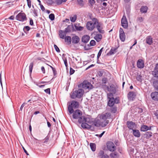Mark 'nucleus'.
Listing matches in <instances>:
<instances>
[{
    "instance_id": "nucleus-1",
    "label": "nucleus",
    "mask_w": 158,
    "mask_h": 158,
    "mask_svg": "<svg viewBox=\"0 0 158 158\" xmlns=\"http://www.w3.org/2000/svg\"><path fill=\"white\" fill-rule=\"evenodd\" d=\"M73 118L74 119H78V122L81 124V127L83 129H89L91 127L89 125L92 122L91 119L88 117L82 115V112L79 110H77L73 112Z\"/></svg>"
},
{
    "instance_id": "nucleus-2",
    "label": "nucleus",
    "mask_w": 158,
    "mask_h": 158,
    "mask_svg": "<svg viewBox=\"0 0 158 158\" xmlns=\"http://www.w3.org/2000/svg\"><path fill=\"white\" fill-rule=\"evenodd\" d=\"M84 92V90L82 89H79L75 90H73V93L70 95L71 98L72 99L81 98L82 97Z\"/></svg>"
},
{
    "instance_id": "nucleus-3",
    "label": "nucleus",
    "mask_w": 158,
    "mask_h": 158,
    "mask_svg": "<svg viewBox=\"0 0 158 158\" xmlns=\"http://www.w3.org/2000/svg\"><path fill=\"white\" fill-rule=\"evenodd\" d=\"M69 105L68 110L70 114H72L74 112V109H77L79 106V102L77 101H72L71 102H69Z\"/></svg>"
},
{
    "instance_id": "nucleus-4",
    "label": "nucleus",
    "mask_w": 158,
    "mask_h": 158,
    "mask_svg": "<svg viewBox=\"0 0 158 158\" xmlns=\"http://www.w3.org/2000/svg\"><path fill=\"white\" fill-rule=\"evenodd\" d=\"M102 87L104 90L106 92V91L115 94L116 92V89L115 85L113 84H111L110 86L106 85H102Z\"/></svg>"
},
{
    "instance_id": "nucleus-5",
    "label": "nucleus",
    "mask_w": 158,
    "mask_h": 158,
    "mask_svg": "<svg viewBox=\"0 0 158 158\" xmlns=\"http://www.w3.org/2000/svg\"><path fill=\"white\" fill-rule=\"evenodd\" d=\"M91 19L95 24H97L96 27L98 32L102 34L104 33L105 31L104 30H102V27H101V24L99 23L98 19L96 18H93Z\"/></svg>"
},
{
    "instance_id": "nucleus-6",
    "label": "nucleus",
    "mask_w": 158,
    "mask_h": 158,
    "mask_svg": "<svg viewBox=\"0 0 158 158\" xmlns=\"http://www.w3.org/2000/svg\"><path fill=\"white\" fill-rule=\"evenodd\" d=\"M17 20L23 22L26 21L27 19L26 15L24 13L20 12L16 16Z\"/></svg>"
},
{
    "instance_id": "nucleus-7",
    "label": "nucleus",
    "mask_w": 158,
    "mask_h": 158,
    "mask_svg": "<svg viewBox=\"0 0 158 158\" xmlns=\"http://www.w3.org/2000/svg\"><path fill=\"white\" fill-rule=\"evenodd\" d=\"M109 99L107 105L110 107H112V106H114V103L117 104L119 103V99L117 98H115L113 97L109 98Z\"/></svg>"
},
{
    "instance_id": "nucleus-8",
    "label": "nucleus",
    "mask_w": 158,
    "mask_h": 158,
    "mask_svg": "<svg viewBox=\"0 0 158 158\" xmlns=\"http://www.w3.org/2000/svg\"><path fill=\"white\" fill-rule=\"evenodd\" d=\"M93 87V85L87 81H84L82 83V88L84 89H90Z\"/></svg>"
},
{
    "instance_id": "nucleus-9",
    "label": "nucleus",
    "mask_w": 158,
    "mask_h": 158,
    "mask_svg": "<svg viewBox=\"0 0 158 158\" xmlns=\"http://www.w3.org/2000/svg\"><path fill=\"white\" fill-rule=\"evenodd\" d=\"M88 117L89 118H90L92 119V122L90 123H89V125H90L91 127V128L92 127V125H93L94 126L98 127L101 126L100 124V120L98 119L94 120V121H93V119L90 116H88Z\"/></svg>"
},
{
    "instance_id": "nucleus-10",
    "label": "nucleus",
    "mask_w": 158,
    "mask_h": 158,
    "mask_svg": "<svg viewBox=\"0 0 158 158\" xmlns=\"http://www.w3.org/2000/svg\"><path fill=\"white\" fill-rule=\"evenodd\" d=\"M106 145L107 148L109 151L113 152L115 150L116 147L113 142L108 141Z\"/></svg>"
},
{
    "instance_id": "nucleus-11",
    "label": "nucleus",
    "mask_w": 158,
    "mask_h": 158,
    "mask_svg": "<svg viewBox=\"0 0 158 158\" xmlns=\"http://www.w3.org/2000/svg\"><path fill=\"white\" fill-rule=\"evenodd\" d=\"M121 23L122 26L125 29L127 28L128 27V22L126 16L123 15L121 19Z\"/></svg>"
},
{
    "instance_id": "nucleus-12",
    "label": "nucleus",
    "mask_w": 158,
    "mask_h": 158,
    "mask_svg": "<svg viewBox=\"0 0 158 158\" xmlns=\"http://www.w3.org/2000/svg\"><path fill=\"white\" fill-rule=\"evenodd\" d=\"M119 33L120 40L122 42H124L125 40L126 36L124 31L122 28H120Z\"/></svg>"
},
{
    "instance_id": "nucleus-13",
    "label": "nucleus",
    "mask_w": 158,
    "mask_h": 158,
    "mask_svg": "<svg viewBox=\"0 0 158 158\" xmlns=\"http://www.w3.org/2000/svg\"><path fill=\"white\" fill-rule=\"evenodd\" d=\"M136 94L135 92L133 91L130 92L127 94V98L130 101H133L135 98Z\"/></svg>"
},
{
    "instance_id": "nucleus-14",
    "label": "nucleus",
    "mask_w": 158,
    "mask_h": 158,
    "mask_svg": "<svg viewBox=\"0 0 158 158\" xmlns=\"http://www.w3.org/2000/svg\"><path fill=\"white\" fill-rule=\"evenodd\" d=\"M94 25L95 24L91 21H88L86 23V27L88 30L92 31L94 28Z\"/></svg>"
},
{
    "instance_id": "nucleus-15",
    "label": "nucleus",
    "mask_w": 158,
    "mask_h": 158,
    "mask_svg": "<svg viewBox=\"0 0 158 158\" xmlns=\"http://www.w3.org/2000/svg\"><path fill=\"white\" fill-rule=\"evenodd\" d=\"M127 127L130 130H133L134 128H135L136 125L135 123L132 121H128L127 123Z\"/></svg>"
},
{
    "instance_id": "nucleus-16",
    "label": "nucleus",
    "mask_w": 158,
    "mask_h": 158,
    "mask_svg": "<svg viewBox=\"0 0 158 158\" xmlns=\"http://www.w3.org/2000/svg\"><path fill=\"white\" fill-rule=\"evenodd\" d=\"M137 66L139 69H143L144 66V62L143 60L141 59H139L137 62Z\"/></svg>"
},
{
    "instance_id": "nucleus-17",
    "label": "nucleus",
    "mask_w": 158,
    "mask_h": 158,
    "mask_svg": "<svg viewBox=\"0 0 158 158\" xmlns=\"http://www.w3.org/2000/svg\"><path fill=\"white\" fill-rule=\"evenodd\" d=\"M98 156L100 158H109V156L107 154H105L104 152L102 150H100L98 154Z\"/></svg>"
},
{
    "instance_id": "nucleus-18",
    "label": "nucleus",
    "mask_w": 158,
    "mask_h": 158,
    "mask_svg": "<svg viewBox=\"0 0 158 158\" xmlns=\"http://www.w3.org/2000/svg\"><path fill=\"white\" fill-rule=\"evenodd\" d=\"M30 97L31 98V101H32V102H34L38 101L39 100L38 98H39L38 95L36 94H33L31 95L30 96Z\"/></svg>"
},
{
    "instance_id": "nucleus-19",
    "label": "nucleus",
    "mask_w": 158,
    "mask_h": 158,
    "mask_svg": "<svg viewBox=\"0 0 158 158\" xmlns=\"http://www.w3.org/2000/svg\"><path fill=\"white\" fill-rule=\"evenodd\" d=\"M152 99L156 101H158V92H152L151 94Z\"/></svg>"
},
{
    "instance_id": "nucleus-20",
    "label": "nucleus",
    "mask_w": 158,
    "mask_h": 158,
    "mask_svg": "<svg viewBox=\"0 0 158 158\" xmlns=\"http://www.w3.org/2000/svg\"><path fill=\"white\" fill-rule=\"evenodd\" d=\"M152 127H148L147 125H141L140 130L142 131H146L148 130H151Z\"/></svg>"
},
{
    "instance_id": "nucleus-21",
    "label": "nucleus",
    "mask_w": 158,
    "mask_h": 158,
    "mask_svg": "<svg viewBox=\"0 0 158 158\" xmlns=\"http://www.w3.org/2000/svg\"><path fill=\"white\" fill-rule=\"evenodd\" d=\"M152 74L155 77H158V63L156 64L154 70L152 71Z\"/></svg>"
},
{
    "instance_id": "nucleus-22",
    "label": "nucleus",
    "mask_w": 158,
    "mask_h": 158,
    "mask_svg": "<svg viewBox=\"0 0 158 158\" xmlns=\"http://www.w3.org/2000/svg\"><path fill=\"white\" fill-rule=\"evenodd\" d=\"M111 114L109 113H106L105 114H102L101 116V118L102 119H107L110 118Z\"/></svg>"
},
{
    "instance_id": "nucleus-23",
    "label": "nucleus",
    "mask_w": 158,
    "mask_h": 158,
    "mask_svg": "<svg viewBox=\"0 0 158 158\" xmlns=\"http://www.w3.org/2000/svg\"><path fill=\"white\" fill-rule=\"evenodd\" d=\"M71 41L73 44H77L79 42L80 38L78 36L75 35L72 37Z\"/></svg>"
},
{
    "instance_id": "nucleus-24",
    "label": "nucleus",
    "mask_w": 158,
    "mask_h": 158,
    "mask_svg": "<svg viewBox=\"0 0 158 158\" xmlns=\"http://www.w3.org/2000/svg\"><path fill=\"white\" fill-rule=\"evenodd\" d=\"M132 134L136 137H139L140 136V133L139 130L133 129L132 130Z\"/></svg>"
},
{
    "instance_id": "nucleus-25",
    "label": "nucleus",
    "mask_w": 158,
    "mask_h": 158,
    "mask_svg": "<svg viewBox=\"0 0 158 158\" xmlns=\"http://www.w3.org/2000/svg\"><path fill=\"white\" fill-rule=\"evenodd\" d=\"M109 121L107 119H102L100 121L101 126L102 127L106 126L109 123Z\"/></svg>"
},
{
    "instance_id": "nucleus-26",
    "label": "nucleus",
    "mask_w": 158,
    "mask_h": 158,
    "mask_svg": "<svg viewBox=\"0 0 158 158\" xmlns=\"http://www.w3.org/2000/svg\"><path fill=\"white\" fill-rule=\"evenodd\" d=\"M90 39L89 36L86 35L83 36L82 38V41L85 43H87L88 42Z\"/></svg>"
},
{
    "instance_id": "nucleus-27",
    "label": "nucleus",
    "mask_w": 158,
    "mask_h": 158,
    "mask_svg": "<svg viewBox=\"0 0 158 158\" xmlns=\"http://www.w3.org/2000/svg\"><path fill=\"white\" fill-rule=\"evenodd\" d=\"M117 49V48H112L111 49L109 52L107 53V55H113L116 52V50Z\"/></svg>"
},
{
    "instance_id": "nucleus-28",
    "label": "nucleus",
    "mask_w": 158,
    "mask_h": 158,
    "mask_svg": "<svg viewBox=\"0 0 158 158\" xmlns=\"http://www.w3.org/2000/svg\"><path fill=\"white\" fill-rule=\"evenodd\" d=\"M146 43L150 45L152 43V38L151 36H148L147 37L146 39Z\"/></svg>"
},
{
    "instance_id": "nucleus-29",
    "label": "nucleus",
    "mask_w": 158,
    "mask_h": 158,
    "mask_svg": "<svg viewBox=\"0 0 158 158\" xmlns=\"http://www.w3.org/2000/svg\"><path fill=\"white\" fill-rule=\"evenodd\" d=\"M102 38V35L100 34H98L96 35L94 37V39L97 42H99L101 41Z\"/></svg>"
},
{
    "instance_id": "nucleus-30",
    "label": "nucleus",
    "mask_w": 158,
    "mask_h": 158,
    "mask_svg": "<svg viewBox=\"0 0 158 158\" xmlns=\"http://www.w3.org/2000/svg\"><path fill=\"white\" fill-rule=\"evenodd\" d=\"M152 136V133L151 131H147L143 135L144 137L146 139H148Z\"/></svg>"
},
{
    "instance_id": "nucleus-31",
    "label": "nucleus",
    "mask_w": 158,
    "mask_h": 158,
    "mask_svg": "<svg viewBox=\"0 0 158 158\" xmlns=\"http://www.w3.org/2000/svg\"><path fill=\"white\" fill-rule=\"evenodd\" d=\"M148 9V7L146 6H142L140 9L141 12L142 13H145L147 12Z\"/></svg>"
},
{
    "instance_id": "nucleus-32",
    "label": "nucleus",
    "mask_w": 158,
    "mask_h": 158,
    "mask_svg": "<svg viewBox=\"0 0 158 158\" xmlns=\"http://www.w3.org/2000/svg\"><path fill=\"white\" fill-rule=\"evenodd\" d=\"M110 156L111 158H118V153L116 152L111 153Z\"/></svg>"
},
{
    "instance_id": "nucleus-33",
    "label": "nucleus",
    "mask_w": 158,
    "mask_h": 158,
    "mask_svg": "<svg viewBox=\"0 0 158 158\" xmlns=\"http://www.w3.org/2000/svg\"><path fill=\"white\" fill-rule=\"evenodd\" d=\"M71 37L69 36H66L64 38V41L68 44H70L71 43Z\"/></svg>"
},
{
    "instance_id": "nucleus-34",
    "label": "nucleus",
    "mask_w": 158,
    "mask_h": 158,
    "mask_svg": "<svg viewBox=\"0 0 158 158\" xmlns=\"http://www.w3.org/2000/svg\"><path fill=\"white\" fill-rule=\"evenodd\" d=\"M77 4L81 7L84 6L85 4V2L83 0H77Z\"/></svg>"
},
{
    "instance_id": "nucleus-35",
    "label": "nucleus",
    "mask_w": 158,
    "mask_h": 158,
    "mask_svg": "<svg viewBox=\"0 0 158 158\" xmlns=\"http://www.w3.org/2000/svg\"><path fill=\"white\" fill-rule=\"evenodd\" d=\"M110 112L113 113H115L117 110V108L116 107L114 106H112V107H110Z\"/></svg>"
},
{
    "instance_id": "nucleus-36",
    "label": "nucleus",
    "mask_w": 158,
    "mask_h": 158,
    "mask_svg": "<svg viewBox=\"0 0 158 158\" xmlns=\"http://www.w3.org/2000/svg\"><path fill=\"white\" fill-rule=\"evenodd\" d=\"M90 146L92 151L94 152L96 150V146L95 143H90Z\"/></svg>"
},
{
    "instance_id": "nucleus-37",
    "label": "nucleus",
    "mask_w": 158,
    "mask_h": 158,
    "mask_svg": "<svg viewBox=\"0 0 158 158\" xmlns=\"http://www.w3.org/2000/svg\"><path fill=\"white\" fill-rule=\"evenodd\" d=\"M77 18V15H74L73 16H72L70 17V20L71 22H74Z\"/></svg>"
},
{
    "instance_id": "nucleus-38",
    "label": "nucleus",
    "mask_w": 158,
    "mask_h": 158,
    "mask_svg": "<svg viewBox=\"0 0 158 158\" xmlns=\"http://www.w3.org/2000/svg\"><path fill=\"white\" fill-rule=\"evenodd\" d=\"M30 28L28 26H26L24 27L23 30L24 32L27 34L28 33V31L30 30Z\"/></svg>"
},
{
    "instance_id": "nucleus-39",
    "label": "nucleus",
    "mask_w": 158,
    "mask_h": 158,
    "mask_svg": "<svg viewBox=\"0 0 158 158\" xmlns=\"http://www.w3.org/2000/svg\"><path fill=\"white\" fill-rule=\"evenodd\" d=\"M34 65V63L33 62H32L30 63V65L29 66V72L30 73V74H31L32 70L33 69V68Z\"/></svg>"
},
{
    "instance_id": "nucleus-40",
    "label": "nucleus",
    "mask_w": 158,
    "mask_h": 158,
    "mask_svg": "<svg viewBox=\"0 0 158 158\" xmlns=\"http://www.w3.org/2000/svg\"><path fill=\"white\" fill-rule=\"evenodd\" d=\"M153 84L154 87L156 89L158 87V80H156L154 81Z\"/></svg>"
},
{
    "instance_id": "nucleus-41",
    "label": "nucleus",
    "mask_w": 158,
    "mask_h": 158,
    "mask_svg": "<svg viewBox=\"0 0 158 158\" xmlns=\"http://www.w3.org/2000/svg\"><path fill=\"white\" fill-rule=\"evenodd\" d=\"M104 50V48H102L99 51L97 55V58L98 59H99L100 57L101 56L102 53Z\"/></svg>"
},
{
    "instance_id": "nucleus-42",
    "label": "nucleus",
    "mask_w": 158,
    "mask_h": 158,
    "mask_svg": "<svg viewBox=\"0 0 158 158\" xmlns=\"http://www.w3.org/2000/svg\"><path fill=\"white\" fill-rule=\"evenodd\" d=\"M74 27H75V29H76V30L77 31H82L83 30V27H82L81 26H77V25H74Z\"/></svg>"
},
{
    "instance_id": "nucleus-43",
    "label": "nucleus",
    "mask_w": 158,
    "mask_h": 158,
    "mask_svg": "<svg viewBox=\"0 0 158 158\" xmlns=\"http://www.w3.org/2000/svg\"><path fill=\"white\" fill-rule=\"evenodd\" d=\"M46 3L47 5H52V4L54 3V2L52 0H45Z\"/></svg>"
},
{
    "instance_id": "nucleus-44",
    "label": "nucleus",
    "mask_w": 158,
    "mask_h": 158,
    "mask_svg": "<svg viewBox=\"0 0 158 158\" xmlns=\"http://www.w3.org/2000/svg\"><path fill=\"white\" fill-rule=\"evenodd\" d=\"M108 79L107 77H104L102 79V84L103 85H106V83L107 82Z\"/></svg>"
},
{
    "instance_id": "nucleus-45",
    "label": "nucleus",
    "mask_w": 158,
    "mask_h": 158,
    "mask_svg": "<svg viewBox=\"0 0 158 158\" xmlns=\"http://www.w3.org/2000/svg\"><path fill=\"white\" fill-rule=\"evenodd\" d=\"M49 18L51 20L53 21L54 20L55 15L53 14H51L49 15Z\"/></svg>"
},
{
    "instance_id": "nucleus-46",
    "label": "nucleus",
    "mask_w": 158,
    "mask_h": 158,
    "mask_svg": "<svg viewBox=\"0 0 158 158\" xmlns=\"http://www.w3.org/2000/svg\"><path fill=\"white\" fill-rule=\"evenodd\" d=\"M52 70V72L53 73L54 77L51 80V81L52 80V79H53V78L56 77V75H57V72L56 71V70L55 68V69H53V70Z\"/></svg>"
},
{
    "instance_id": "nucleus-47",
    "label": "nucleus",
    "mask_w": 158,
    "mask_h": 158,
    "mask_svg": "<svg viewBox=\"0 0 158 158\" xmlns=\"http://www.w3.org/2000/svg\"><path fill=\"white\" fill-rule=\"evenodd\" d=\"M137 80L140 82L142 81V76L141 75H138L136 77Z\"/></svg>"
},
{
    "instance_id": "nucleus-48",
    "label": "nucleus",
    "mask_w": 158,
    "mask_h": 158,
    "mask_svg": "<svg viewBox=\"0 0 158 158\" xmlns=\"http://www.w3.org/2000/svg\"><path fill=\"white\" fill-rule=\"evenodd\" d=\"M89 2L91 6H93L95 3V2L94 0H89Z\"/></svg>"
},
{
    "instance_id": "nucleus-49",
    "label": "nucleus",
    "mask_w": 158,
    "mask_h": 158,
    "mask_svg": "<svg viewBox=\"0 0 158 158\" xmlns=\"http://www.w3.org/2000/svg\"><path fill=\"white\" fill-rule=\"evenodd\" d=\"M96 42L94 40H92L90 42V45L91 46H94L96 45Z\"/></svg>"
},
{
    "instance_id": "nucleus-50",
    "label": "nucleus",
    "mask_w": 158,
    "mask_h": 158,
    "mask_svg": "<svg viewBox=\"0 0 158 158\" xmlns=\"http://www.w3.org/2000/svg\"><path fill=\"white\" fill-rule=\"evenodd\" d=\"M75 59L76 61L78 63H81V59L79 57L77 56V58H75Z\"/></svg>"
},
{
    "instance_id": "nucleus-51",
    "label": "nucleus",
    "mask_w": 158,
    "mask_h": 158,
    "mask_svg": "<svg viewBox=\"0 0 158 158\" xmlns=\"http://www.w3.org/2000/svg\"><path fill=\"white\" fill-rule=\"evenodd\" d=\"M27 1L28 7L30 8L31 7V0H27Z\"/></svg>"
},
{
    "instance_id": "nucleus-52",
    "label": "nucleus",
    "mask_w": 158,
    "mask_h": 158,
    "mask_svg": "<svg viewBox=\"0 0 158 158\" xmlns=\"http://www.w3.org/2000/svg\"><path fill=\"white\" fill-rule=\"evenodd\" d=\"M75 72V70L72 68L70 67V71H69V74L71 75L73 74Z\"/></svg>"
},
{
    "instance_id": "nucleus-53",
    "label": "nucleus",
    "mask_w": 158,
    "mask_h": 158,
    "mask_svg": "<svg viewBox=\"0 0 158 158\" xmlns=\"http://www.w3.org/2000/svg\"><path fill=\"white\" fill-rule=\"evenodd\" d=\"M44 92L47 94H50V88H48L44 90Z\"/></svg>"
},
{
    "instance_id": "nucleus-54",
    "label": "nucleus",
    "mask_w": 158,
    "mask_h": 158,
    "mask_svg": "<svg viewBox=\"0 0 158 158\" xmlns=\"http://www.w3.org/2000/svg\"><path fill=\"white\" fill-rule=\"evenodd\" d=\"M63 60L64 61V64L66 67L68 66L67 59L66 58H63Z\"/></svg>"
},
{
    "instance_id": "nucleus-55",
    "label": "nucleus",
    "mask_w": 158,
    "mask_h": 158,
    "mask_svg": "<svg viewBox=\"0 0 158 158\" xmlns=\"http://www.w3.org/2000/svg\"><path fill=\"white\" fill-rule=\"evenodd\" d=\"M154 114L155 115L157 119H158V110H156L154 112Z\"/></svg>"
},
{
    "instance_id": "nucleus-56",
    "label": "nucleus",
    "mask_w": 158,
    "mask_h": 158,
    "mask_svg": "<svg viewBox=\"0 0 158 158\" xmlns=\"http://www.w3.org/2000/svg\"><path fill=\"white\" fill-rule=\"evenodd\" d=\"M137 21L139 23L142 22L143 21V18L142 17H139L137 19Z\"/></svg>"
},
{
    "instance_id": "nucleus-57",
    "label": "nucleus",
    "mask_w": 158,
    "mask_h": 158,
    "mask_svg": "<svg viewBox=\"0 0 158 158\" xmlns=\"http://www.w3.org/2000/svg\"><path fill=\"white\" fill-rule=\"evenodd\" d=\"M103 73L102 71H99L98 73V75L100 77H102L103 75Z\"/></svg>"
},
{
    "instance_id": "nucleus-58",
    "label": "nucleus",
    "mask_w": 158,
    "mask_h": 158,
    "mask_svg": "<svg viewBox=\"0 0 158 158\" xmlns=\"http://www.w3.org/2000/svg\"><path fill=\"white\" fill-rule=\"evenodd\" d=\"M54 47L55 49V50L57 52H59V48L56 45H54Z\"/></svg>"
},
{
    "instance_id": "nucleus-59",
    "label": "nucleus",
    "mask_w": 158,
    "mask_h": 158,
    "mask_svg": "<svg viewBox=\"0 0 158 158\" xmlns=\"http://www.w3.org/2000/svg\"><path fill=\"white\" fill-rule=\"evenodd\" d=\"M39 5L40 6V8L43 11H44L45 9L44 6L41 4H40Z\"/></svg>"
},
{
    "instance_id": "nucleus-60",
    "label": "nucleus",
    "mask_w": 158,
    "mask_h": 158,
    "mask_svg": "<svg viewBox=\"0 0 158 158\" xmlns=\"http://www.w3.org/2000/svg\"><path fill=\"white\" fill-rule=\"evenodd\" d=\"M27 103L25 102H24L21 105V106L20 109V110L22 111L23 110V107L25 106V105Z\"/></svg>"
},
{
    "instance_id": "nucleus-61",
    "label": "nucleus",
    "mask_w": 158,
    "mask_h": 158,
    "mask_svg": "<svg viewBox=\"0 0 158 158\" xmlns=\"http://www.w3.org/2000/svg\"><path fill=\"white\" fill-rule=\"evenodd\" d=\"M105 132V131H103L102 133H101V134H100L99 135L97 134L95 135L97 136H98L99 138H101L102 136V135H103Z\"/></svg>"
},
{
    "instance_id": "nucleus-62",
    "label": "nucleus",
    "mask_w": 158,
    "mask_h": 158,
    "mask_svg": "<svg viewBox=\"0 0 158 158\" xmlns=\"http://www.w3.org/2000/svg\"><path fill=\"white\" fill-rule=\"evenodd\" d=\"M41 70L42 72V73H45V68L44 66H42L41 68Z\"/></svg>"
},
{
    "instance_id": "nucleus-63",
    "label": "nucleus",
    "mask_w": 158,
    "mask_h": 158,
    "mask_svg": "<svg viewBox=\"0 0 158 158\" xmlns=\"http://www.w3.org/2000/svg\"><path fill=\"white\" fill-rule=\"evenodd\" d=\"M30 24L31 26H33L34 24V23L33 20L31 19H30Z\"/></svg>"
},
{
    "instance_id": "nucleus-64",
    "label": "nucleus",
    "mask_w": 158,
    "mask_h": 158,
    "mask_svg": "<svg viewBox=\"0 0 158 158\" xmlns=\"http://www.w3.org/2000/svg\"><path fill=\"white\" fill-rule=\"evenodd\" d=\"M94 64H92L90 65L88 67H87L86 69L85 70H88V69H89L94 67Z\"/></svg>"
}]
</instances>
